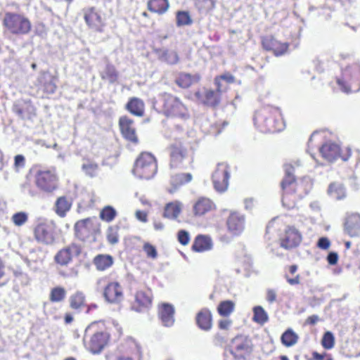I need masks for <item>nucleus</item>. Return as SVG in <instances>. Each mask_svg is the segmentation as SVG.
<instances>
[{"instance_id": "obj_1", "label": "nucleus", "mask_w": 360, "mask_h": 360, "mask_svg": "<svg viewBox=\"0 0 360 360\" xmlns=\"http://www.w3.org/2000/svg\"><path fill=\"white\" fill-rule=\"evenodd\" d=\"M253 120L256 127L263 133L281 131L285 127L280 109L271 105L257 110Z\"/></svg>"}, {"instance_id": "obj_2", "label": "nucleus", "mask_w": 360, "mask_h": 360, "mask_svg": "<svg viewBox=\"0 0 360 360\" xmlns=\"http://www.w3.org/2000/svg\"><path fill=\"white\" fill-rule=\"evenodd\" d=\"M285 177L281 181L283 190L282 204L287 209H292L296 205L297 200L303 197L307 192L299 191L300 186L297 184L293 176L294 168L290 164L284 166Z\"/></svg>"}, {"instance_id": "obj_3", "label": "nucleus", "mask_w": 360, "mask_h": 360, "mask_svg": "<svg viewBox=\"0 0 360 360\" xmlns=\"http://www.w3.org/2000/svg\"><path fill=\"white\" fill-rule=\"evenodd\" d=\"M336 82L340 89L344 93L359 91L360 90V65L354 63L342 68Z\"/></svg>"}, {"instance_id": "obj_4", "label": "nucleus", "mask_w": 360, "mask_h": 360, "mask_svg": "<svg viewBox=\"0 0 360 360\" xmlns=\"http://www.w3.org/2000/svg\"><path fill=\"white\" fill-rule=\"evenodd\" d=\"M98 323H92L85 330V347L93 354L100 353L107 345L110 335L107 332L97 331Z\"/></svg>"}, {"instance_id": "obj_5", "label": "nucleus", "mask_w": 360, "mask_h": 360, "mask_svg": "<svg viewBox=\"0 0 360 360\" xmlns=\"http://www.w3.org/2000/svg\"><path fill=\"white\" fill-rule=\"evenodd\" d=\"M162 110L167 117H178L186 120L189 117V112L186 105L178 97L169 94L160 96Z\"/></svg>"}, {"instance_id": "obj_6", "label": "nucleus", "mask_w": 360, "mask_h": 360, "mask_svg": "<svg viewBox=\"0 0 360 360\" xmlns=\"http://www.w3.org/2000/svg\"><path fill=\"white\" fill-rule=\"evenodd\" d=\"M158 166L155 157L148 153H143L137 158L133 174L139 179H150L157 172Z\"/></svg>"}, {"instance_id": "obj_7", "label": "nucleus", "mask_w": 360, "mask_h": 360, "mask_svg": "<svg viewBox=\"0 0 360 360\" xmlns=\"http://www.w3.org/2000/svg\"><path fill=\"white\" fill-rule=\"evenodd\" d=\"M4 23L11 33L16 34H26L32 27L30 21L27 18L14 13H6Z\"/></svg>"}, {"instance_id": "obj_8", "label": "nucleus", "mask_w": 360, "mask_h": 360, "mask_svg": "<svg viewBox=\"0 0 360 360\" xmlns=\"http://www.w3.org/2000/svg\"><path fill=\"white\" fill-rule=\"evenodd\" d=\"M319 153L321 157L328 162H333L338 158L347 161L351 156V150L348 148L340 149V146L332 142L324 143L320 148Z\"/></svg>"}, {"instance_id": "obj_9", "label": "nucleus", "mask_w": 360, "mask_h": 360, "mask_svg": "<svg viewBox=\"0 0 360 360\" xmlns=\"http://www.w3.org/2000/svg\"><path fill=\"white\" fill-rule=\"evenodd\" d=\"M37 186L45 192H52L57 188L58 178L51 170H39L35 176Z\"/></svg>"}, {"instance_id": "obj_10", "label": "nucleus", "mask_w": 360, "mask_h": 360, "mask_svg": "<svg viewBox=\"0 0 360 360\" xmlns=\"http://www.w3.org/2000/svg\"><path fill=\"white\" fill-rule=\"evenodd\" d=\"M229 177L228 165L225 163L218 164L212 177L214 189L220 193L226 191L229 186Z\"/></svg>"}, {"instance_id": "obj_11", "label": "nucleus", "mask_w": 360, "mask_h": 360, "mask_svg": "<svg viewBox=\"0 0 360 360\" xmlns=\"http://www.w3.org/2000/svg\"><path fill=\"white\" fill-rule=\"evenodd\" d=\"M231 352L237 358H243L251 352V342L244 335H238L231 341Z\"/></svg>"}, {"instance_id": "obj_12", "label": "nucleus", "mask_w": 360, "mask_h": 360, "mask_svg": "<svg viewBox=\"0 0 360 360\" xmlns=\"http://www.w3.org/2000/svg\"><path fill=\"white\" fill-rule=\"evenodd\" d=\"M245 226V215L238 212H231L226 219L228 231L233 236H239L243 233Z\"/></svg>"}, {"instance_id": "obj_13", "label": "nucleus", "mask_w": 360, "mask_h": 360, "mask_svg": "<svg viewBox=\"0 0 360 360\" xmlns=\"http://www.w3.org/2000/svg\"><path fill=\"white\" fill-rule=\"evenodd\" d=\"M84 18L87 25L97 32H103L105 21L101 13L94 8H88L83 11Z\"/></svg>"}, {"instance_id": "obj_14", "label": "nucleus", "mask_w": 360, "mask_h": 360, "mask_svg": "<svg viewBox=\"0 0 360 360\" xmlns=\"http://www.w3.org/2000/svg\"><path fill=\"white\" fill-rule=\"evenodd\" d=\"M82 248L79 245L72 243L61 249L55 256L56 262L60 265H67L74 257L81 253Z\"/></svg>"}, {"instance_id": "obj_15", "label": "nucleus", "mask_w": 360, "mask_h": 360, "mask_svg": "<svg viewBox=\"0 0 360 360\" xmlns=\"http://www.w3.org/2000/svg\"><path fill=\"white\" fill-rule=\"evenodd\" d=\"M103 296L110 303L118 304L124 298L123 290L117 282H110L104 288Z\"/></svg>"}, {"instance_id": "obj_16", "label": "nucleus", "mask_w": 360, "mask_h": 360, "mask_svg": "<svg viewBox=\"0 0 360 360\" xmlns=\"http://www.w3.org/2000/svg\"><path fill=\"white\" fill-rule=\"evenodd\" d=\"M34 236L40 243L52 244L55 239L52 225L48 223L39 224L34 229Z\"/></svg>"}, {"instance_id": "obj_17", "label": "nucleus", "mask_w": 360, "mask_h": 360, "mask_svg": "<svg viewBox=\"0 0 360 360\" xmlns=\"http://www.w3.org/2000/svg\"><path fill=\"white\" fill-rule=\"evenodd\" d=\"M187 160V151L181 143H175L170 147V167L172 168L184 167Z\"/></svg>"}, {"instance_id": "obj_18", "label": "nucleus", "mask_w": 360, "mask_h": 360, "mask_svg": "<svg viewBox=\"0 0 360 360\" xmlns=\"http://www.w3.org/2000/svg\"><path fill=\"white\" fill-rule=\"evenodd\" d=\"M262 46L267 51H271L276 56H280L285 53L289 47V44L281 42L271 36H268L262 39Z\"/></svg>"}, {"instance_id": "obj_19", "label": "nucleus", "mask_w": 360, "mask_h": 360, "mask_svg": "<svg viewBox=\"0 0 360 360\" xmlns=\"http://www.w3.org/2000/svg\"><path fill=\"white\" fill-rule=\"evenodd\" d=\"M302 241V235L294 227H288L283 238L281 240V246L285 249H291L297 247Z\"/></svg>"}, {"instance_id": "obj_20", "label": "nucleus", "mask_w": 360, "mask_h": 360, "mask_svg": "<svg viewBox=\"0 0 360 360\" xmlns=\"http://www.w3.org/2000/svg\"><path fill=\"white\" fill-rule=\"evenodd\" d=\"M119 124L122 136L129 141L138 143L134 121L127 116L120 117Z\"/></svg>"}, {"instance_id": "obj_21", "label": "nucleus", "mask_w": 360, "mask_h": 360, "mask_svg": "<svg viewBox=\"0 0 360 360\" xmlns=\"http://www.w3.org/2000/svg\"><path fill=\"white\" fill-rule=\"evenodd\" d=\"M215 204L207 198H199L193 205V212L195 217H202L215 210Z\"/></svg>"}, {"instance_id": "obj_22", "label": "nucleus", "mask_w": 360, "mask_h": 360, "mask_svg": "<svg viewBox=\"0 0 360 360\" xmlns=\"http://www.w3.org/2000/svg\"><path fill=\"white\" fill-rule=\"evenodd\" d=\"M75 234L78 238L84 240L90 236L94 231L93 221L86 218L78 221L75 225Z\"/></svg>"}, {"instance_id": "obj_23", "label": "nucleus", "mask_w": 360, "mask_h": 360, "mask_svg": "<svg viewBox=\"0 0 360 360\" xmlns=\"http://www.w3.org/2000/svg\"><path fill=\"white\" fill-rule=\"evenodd\" d=\"M37 83L47 94H53L56 90V78L49 72H41L37 79Z\"/></svg>"}, {"instance_id": "obj_24", "label": "nucleus", "mask_w": 360, "mask_h": 360, "mask_svg": "<svg viewBox=\"0 0 360 360\" xmlns=\"http://www.w3.org/2000/svg\"><path fill=\"white\" fill-rule=\"evenodd\" d=\"M346 233L351 237L360 235V215L356 213L348 215L345 224Z\"/></svg>"}, {"instance_id": "obj_25", "label": "nucleus", "mask_w": 360, "mask_h": 360, "mask_svg": "<svg viewBox=\"0 0 360 360\" xmlns=\"http://www.w3.org/2000/svg\"><path fill=\"white\" fill-rule=\"evenodd\" d=\"M127 353L120 355L116 360H141L142 351L140 345L133 340L128 341Z\"/></svg>"}, {"instance_id": "obj_26", "label": "nucleus", "mask_w": 360, "mask_h": 360, "mask_svg": "<svg viewBox=\"0 0 360 360\" xmlns=\"http://www.w3.org/2000/svg\"><path fill=\"white\" fill-rule=\"evenodd\" d=\"M174 308L168 303H163L159 307V316L162 324L165 326H172L174 323Z\"/></svg>"}, {"instance_id": "obj_27", "label": "nucleus", "mask_w": 360, "mask_h": 360, "mask_svg": "<svg viewBox=\"0 0 360 360\" xmlns=\"http://www.w3.org/2000/svg\"><path fill=\"white\" fill-rule=\"evenodd\" d=\"M219 93L220 92L217 90V92L212 90H205L203 94L197 92L195 96L202 103L210 106H214L219 102Z\"/></svg>"}, {"instance_id": "obj_28", "label": "nucleus", "mask_w": 360, "mask_h": 360, "mask_svg": "<svg viewBox=\"0 0 360 360\" xmlns=\"http://www.w3.org/2000/svg\"><path fill=\"white\" fill-rule=\"evenodd\" d=\"M196 322L200 328L209 330L212 328V314L207 309H202L196 316Z\"/></svg>"}, {"instance_id": "obj_29", "label": "nucleus", "mask_w": 360, "mask_h": 360, "mask_svg": "<svg viewBox=\"0 0 360 360\" xmlns=\"http://www.w3.org/2000/svg\"><path fill=\"white\" fill-rule=\"evenodd\" d=\"M155 53L160 60L169 65L176 64L179 60L177 52L173 50L157 49Z\"/></svg>"}, {"instance_id": "obj_30", "label": "nucleus", "mask_w": 360, "mask_h": 360, "mask_svg": "<svg viewBox=\"0 0 360 360\" xmlns=\"http://www.w3.org/2000/svg\"><path fill=\"white\" fill-rule=\"evenodd\" d=\"M72 207V201L65 196L59 197L55 202V212L60 217H64Z\"/></svg>"}, {"instance_id": "obj_31", "label": "nucleus", "mask_w": 360, "mask_h": 360, "mask_svg": "<svg viewBox=\"0 0 360 360\" xmlns=\"http://www.w3.org/2000/svg\"><path fill=\"white\" fill-rule=\"evenodd\" d=\"M212 248V239L205 236H197L193 245V250L199 252L210 250Z\"/></svg>"}, {"instance_id": "obj_32", "label": "nucleus", "mask_w": 360, "mask_h": 360, "mask_svg": "<svg viewBox=\"0 0 360 360\" xmlns=\"http://www.w3.org/2000/svg\"><path fill=\"white\" fill-rule=\"evenodd\" d=\"M200 79L199 75H190L188 73H181L176 78V82L181 88H188L192 84L197 83Z\"/></svg>"}, {"instance_id": "obj_33", "label": "nucleus", "mask_w": 360, "mask_h": 360, "mask_svg": "<svg viewBox=\"0 0 360 360\" xmlns=\"http://www.w3.org/2000/svg\"><path fill=\"white\" fill-rule=\"evenodd\" d=\"M169 7L168 0H149L148 8L153 13L162 15L167 11Z\"/></svg>"}, {"instance_id": "obj_34", "label": "nucleus", "mask_w": 360, "mask_h": 360, "mask_svg": "<svg viewBox=\"0 0 360 360\" xmlns=\"http://www.w3.org/2000/svg\"><path fill=\"white\" fill-rule=\"evenodd\" d=\"M136 302L139 305L140 308L137 311H141V308H148L152 302V294L150 290L146 291L139 290L136 294Z\"/></svg>"}, {"instance_id": "obj_35", "label": "nucleus", "mask_w": 360, "mask_h": 360, "mask_svg": "<svg viewBox=\"0 0 360 360\" xmlns=\"http://www.w3.org/2000/svg\"><path fill=\"white\" fill-rule=\"evenodd\" d=\"M114 260L109 255H98L94 259V264L98 271H105L112 266Z\"/></svg>"}, {"instance_id": "obj_36", "label": "nucleus", "mask_w": 360, "mask_h": 360, "mask_svg": "<svg viewBox=\"0 0 360 360\" xmlns=\"http://www.w3.org/2000/svg\"><path fill=\"white\" fill-rule=\"evenodd\" d=\"M127 109L131 114L141 117L144 112V103L138 98H132L127 103Z\"/></svg>"}, {"instance_id": "obj_37", "label": "nucleus", "mask_w": 360, "mask_h": 360, "mask_svg": "<svg viewBox=\"0 0 360 360\" xmlns=\"http://www.w3.org/2000/svg\"><path fill=\"white\" fill-rule=\"evenodd\" d=\"M328 193L335 200H342L346 196L345 188L339 182L331 183L328 186Z\"/></svg>"}, {"instance_id": "obj_38", "label": "nucleus", "mask_w": 360, "mask_h": 360, "mask_svg": "<svg viewBox=\"0 0 360 360\" xmlns=\"http://www.w3.org/2000/svg\"><path fill=\"white\" fill-rule=\"evenodd\" d=\"M182 204L179 201L168 203L165 209L164 216L169 219H176L180 214Z\"/></svg>"}, {"instance_id": "obj_39", "label": "nucleus", "mask_w": 360, "mask_h": 360, "mask_svg": "<svg viewBox=\"0 0 360 360\" xmlns=\"http://www.w3.org/2000/svg\"><path fill=\"white\" fill-rule=\"evenodd\" d=\"M252 320L259 324L263 325L268 321L269 316L262 307L256 306L253 308Z\"/></svg>"}, {"instance_id": "obj_40", "label": "nucleus", "mask_w": 360, "mask_h": 360, "mask_svg": "<svg viewBox=\"0 0 360 360\" xmlns=\"http://www.w3.org/2000/svg\"><path fill=\"white\" fill-rule=\"evenodd\" d=\"M191 180L192 175L190 173L176 174L172 176L171 184L174 188H176L186 183L190 182Z\"/></svg>"}, {"instance_id": "obj_41", "label": "nucleus", "mask_w": 360, "mask_h": 360, "mask_svg": "<svg viewBox=\"0 0 360 360\" xmlns=\"http://www.w3.org/2000/svg\"><path fill=\"white\" fill-rule=\"evenodd\" d=\"M298 335L290 328L285 331L281 336L282 343L289 347L297 343Z\"/></svg>"}, {"instance_id": "obj_42", "label": "nucleus", "mask_w": 360, "mask_h": 360, "mask_svg": "<svg viewBox=\"0 0 360 360\" xmlns=\"http://www.w3.org/2000/svg\"><path fill=\"white\" fill-rule=\"evenodd\" d=\"M101 77L103 79L107 80L110 83H113L117 79V72L113 65L108 64L101 72Z\"/></svg>"}, {"instance_id": "obj_43", "label": "nucleus", "mask_w": 360, "mask_h": 360, "mask_svg": "<svg viewBox=\"0 0 360 360\" xmlns=\"http://www.w3.org/2000/svg\"><path fill=\"white\" fill-rule=\"evenodd\" d=\"M235 303L231 300L221 302L217 307L218 313L222 316H229L234 310Z\"/></svg>"}, {"instance_id": "obj_44", "label": "nucleus", "mask_w": 360, "mask_h": 360, "mask_svg": "<svg viewBox=\"0 0 360 360\" xmlns=\"http://www.w3.org/2000/svg\"><path fill=\"white\" fill-rule=\"evenodd\" d=\"M117 216V211L110 205L104 207L100 212L101 219L106 222L112 221Z\"/></svg>"}, {"instance_id": "obj_45", "label": "nucleus", "mask_w": 360, "mask_h": 360, "mask_svg": "<svg viewBox=\"0 0 360 360\" xmlns=\"http://www.w3.org/2000/svg\"><path fill=\"white\" fill-rule=\"evenodd\" d=\"M224 82L228 84L233 83L234 82V77L233 75L229 73L221 75L219 77H216L214 83L217 87V91L219 92H221L224 91L226 89V87L224 86Z\"/></svg>"}, {"instance_id": "obj_46", "label": "nucleus", "mask_w": 360, "mask_h": 360, "mask_svg": "<svg viewBox=\"0 0 360 360\" xmlns=\"http://www.w3.org/2000/svg\"><path fill=\"white\" fill-rule=\"evenodd\" d=\"M66 291L62 287L53 288L50 293V300L53 302H59L65 299Z\"/></svg>"}, {"instance_id": "obj_47", "label": "nucleus", "mask_w": 360, "mask_h": 360, "mask_svg": "<svg viewBox=\"0 0 360 360\" xmlns=\"http://www.w3.org/2000/svg\"><path fill=\"white\" fill-rule=\"evenodd\" d=\"M85 297L81 292H77L70 298V307L72 309H78L84 303Z\"/></svg>"}, {"instance_id": "obj_48", "label": "nucleus", "mask_w": 360, "mask_h": 360, "mask_svg": "<svg viewBox=\"0 0 360 360\" xmlns=\"http://www.w3.org/2000/svg\"><path fill=\"white\" fill-rule=\"evenodd\" d=\"M192 23V20L188 12L178 11L176 13V25L178 27L188 25Z\"/></svg>"}, {"instance_id": "obj_49", "label": "nucleus", "mask_w": 360, "mask_h": 360, "mask_svg": "<svg viewBox=\"0 0 360 360\" xmlns=\"http://www.w3.org/2000/svg\"><path fill=\"white\" fill-rule=\"evenodd\" d=\"M28 220V214L25 212L15 213L12 217V222L17 226H21Z\"/></svg>"}, {"instance_id": "obj_50", "label": "nucleus", "mask_w": 360, "mask_h": 360, "mask_svg": "<svg viewBox=\"0 0 360 360\" xmlns=\"http://www.w3.org/2000/svg\"><path fill=\"white\" fill-rule=\"evenodd\" d=\"M82 170L83 172L88 176L93 177L95 176L98 173V165L92 162H87L82 165Z\"/></svg>"}, {"instance_id": "obj_51", "label": "nucleus", "mask_w": 360, "mask_h": 360, "mask_svg": "<svg viewBox=\"0 0 360 360\" xmlns=\"http://www.w3.org/2000/svg\"><path fill=\"white\" fill-rule=\"evenodd\" d=\"M195 6L200 11H208L214 8V0H196Z\"/></svg>"}, {"instance_id": "obj_52", "label": "nucleus", "mask_w": 360, "mask_h": 360, "mask_svg": "<svg viewBox=\"0 0 360 360\" xmlns=\"http://www.w3.org/2000/svg\"><path fill=\"white\" fill-rule=\"evenodd\" d=\"M322 345L325 349H330L334 346V336L332 333L326 332L322 340Z\"/></svg>"}, {"instance_id": "obj_53", "label": "nucleus", "mask_w": 360, "mask_h": 360, "mask_svg": "<svg viewBox=\"0 0 360 360\" xmlns=\"http://www.w3.org/2000/svg\"><path fill=\"white\" fill-rule=\"evenodd\" d=\"M143 250L146 253L148 257L152 259H156L158 257V252L155 246L150 245L148 243H146L143 245Z\"/></svg>"}, {"instance_id": "obj_54", "label": "nucleus", "mask_w": 360, "mask_h": 360, "mask_svg": "<svg viewBox=\"0 0 360 360\" xmlns=\"http://www.w3.org/2000/svg\"><path fill=\"white\" fill-rule=\"evenodd\" d=\"M178 241L183 245L188 244L190 241L189 233L185 230H180L177 234Z\"/></svg>"}, {"instance_id": "obj_55", "label": "nucleus", "mask_w": 360, "mask_h": 360, "mask_svg": "<svg viewBox=\"0 0 360 360\" xmlns=\"http://www.w3.org/2000/svg\"><path fill=\"white\" fill-rule=\"evenodd\" d=\"M44 255L40 250L30 252L29 260L34 262H41L44 260Z\"/></svg>"}, {"instance_id": "obj_56", "label": "nucleus", "mask_w": 360, "mask_h": 360, "mask_svg": "<svg viewBox=\"0 0 360 360\" xmlns=\"http://www.w3.org/2000/svg\"><path fill=\"white\" fill-rule=\"evenodd\" d=\"M277 294L275 290L274 289H267L266 292V301L271 304L276 300Z\"/></svg>"}, {"instance_id": "obj_57", "label": "nucleus", "mask_w": 360, "mask_h": 360, "mask_svg": "<svg viewBox=\"0 0 360 360\" xmlns=\"http://www.w3.org/2000/svg\"><path fill=\"white\" fill-rule=\"evenodd\" d=\"M25 157L22 155H17L15 157L14 166L15 168L18 170L20 168H22L25 166Z\"/></svg>"}, {"instance_id": "obj_58", "label": "nucleus", "mask_w": 360, "mask_h": 360, "mask_svg": "<svg viewBox=\"0 0 360 360\" xmlns=\"http://www.w3.org/2000/svg\"><path fill=\"white\" fill-rule=\"evenodd\" d=\"M330 240L326 237L321 238L317 243V246L323 250H327L330 247Z\"/></svg>"}, {"instance_id": "obj_59", "label": "nucleus", "mask_w": 360, "mask_h": 360, "mask_svg": "<svg viewBox=\"0 0 360 360\" xmlns=\"http://www.w3.org/2000/svg\"><path fill=\"white\" fill-rule=\"evenodd\" d=\"M285 278L287 282L291 285H298L300 282V275H296L294 278H290L288 274H285Z\"/></svg>"}, {"instance_id": "obj_60", "label": "nucleus", "mask_w": 360, "mask_h": 360, "mask_svg": "<svg viewBox=\"0 0 360 360\" xmlns=\"http://www.w3.org/2000/svg\"><path fill=\"white\" fill-rule=\"evenodd\" d=\"M338 255L336 252H330L328 255L327 260L331 265H334L338 262Z\"/></svg>"}, {"instance_id": "obj_61", "label": "nucleus", "mask_w": 360, "mask_h": 360, "mask_svg": "<svg viewBox=\"0 0 360 360\" xmlns=\"http://www.w3.org/2000/svg\"><path fill=\"white\" fill-rule=\"evenodd\" d=\"M136 217L142 222L147 221V214L143 211L137 210L136 212Z\"/></svg>"}, {"instance_id": "obj_62", "label": "nucleus", "mask_w": 360, "mask_h": 360, "mask_svg": "<svg viewBox=\"0 0 360 360\" xmlns=\"http://www.w3.org/2000/svg\"><path fill=\"white\" fill-rule=\"evenodd\" d=\"M313 357L316 360H333V359L330 356L326 355V354H321L316 352H314L313 353Z\"/></svg>"}, {"instance_id": "obj_63", "label": "nucleus", "mask_w": 360, "mask_h": 360, "mask_svg": "<svg viewBox=\"0 0 360 360\" xmlns=\"http://www.w3.org/2000/svg\"><path fill=\"white\" fill-rule=\"evenodd\" d=\"M255 205V200L253 198H246L244 200V205L245 209L247 210H250L252 209Z\"/></svg>"}, {"instance_id": "obj_64", "label": "nucleus", "mask_w": 360, "mask_h": 360, "mask_svg": "<svg viewBox=\"0 0 360 360\" xmlns=\"http://www.w3.org/2000/svg\"><path fill=\"white\" fill-rule=\"evenodd\" d=\"M108 240L111 244H115L118 242V237L116 233L110 232L108 234Z\"/></svg>"}]
</instances>
